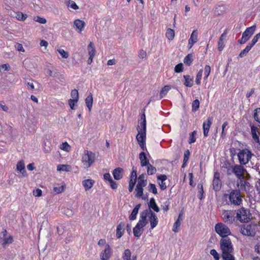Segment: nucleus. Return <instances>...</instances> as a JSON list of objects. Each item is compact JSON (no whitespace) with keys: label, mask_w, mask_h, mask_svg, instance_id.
I'll return each mask as SVG.
<instances>
[{"label":"nucleus","mask_w":260,"mask_h":260,"mask_svg":"<svg viewBox=\"0 0 260 260\" xmlns=\"http://www.w3.org/2000/svg\"><path fill=\"white\" fill-rule=\"evenodd\" d=\"M135 184V181L129 180L128 186V190L129 192H132L133 190Z\"/></svg>","instance_id":"obj_57"},{"label":"nucleus","mask_w":260,"mask_h":260,"mask_svg":"<svg viewBox=\"0 0 260 260\" xmlns=\"http://www.w3.org/2000/svg\"><path fill=\"white\" fill-rule=\"evenodd\" d=\"M166 36V37L169 40H173V39L174 38V36H175V32H174V30L171 28H168L167 30Z\"/></svg>","instance_id":"obj_39"},{"label":"nucleus","mask_w":260,"mask_h":260,"mask_svg":"<svg viewBox=\"0 0 260 260\" xmlns=\"http://www.w3.org/2000/svg\"><path fill=\"white\" fill-rule=\"evenodd\" d=\"M64 187L63 185H61L58 187H54L53 188V190L54 192L57 193H60L62 192L64 190Z\"/></svg>","instance_id":"obj_53"},{"label":"nucleus","mask_w":260,"mask_h":260,"mask_svg":"<svg viewBox=\"0 0 260 260\" xmlns=\"http://www.w3.org/2000/svg\"><path fill=\"white\" fill-rule=\"evenodd\" d=\"M200 106V102L198 100L196 99L194 100L192 104V111L193 112H196L197 111Z\"/></svg>","instance_id":"obj_44"},{"label":"nucleus","mask_w":260,"mask_h":260,"mask_svg":"<svg viewBox=\"0 0 260 260\" xmlns=\"http://www.w3.org/2000/svg\"><path fill=\"white\" fill-rule=\"evenodd\" d=\"M212 121L210 117H208L207 122H204L203 123V134L204 137H207L208 135L209 128L212 124Z\"/></svg>","instance_id":"obj_17"},{"label":"nucleus","mask_w":260,"mask_h":260,"mask_svg":"<svg viewBox=\"0 0 260 260\" xmlns=\"http://www.w3.org/2000/svg\"><path fill=\"white\" fill-rule=\"evenodd\" d=\"M149 209H153L154 211L158 212L159 211V208L155 203V201L153 198L150 199L149 202L148 204Z\"/></svg>","instance_id":"obj_23"},{"label":"nucleus","mask_w":260,"mask_h":260,"mask_svg":"<svg viewBox=\"0 0 260 260\" xmlns=\"http://www.w3.org/2000/svg\"><path fill=\"white\" fill-rule=\"evenodd\" d=\"M95 160V154L91 151L85 150L82 156V161L84 168H89Z\"/></svg>","instance_id":"obj_2"},{"label":"nucleus","mask_w":260,"mask_h":260,"mask_svg":"<svg viewBox=\"0 0 260 260\" xmlns=\"http://www.w3.org/2000/svg\"><path fill=\"white\" fill-rule=\"evenodd\" d=\"M240 232L243 235L253 237L256 234L255 227L251 224H244L241 227Z\"/></svg>","instance_id":"obj_7"},{"label":"nucleus","mask_w":260,"mask_h":260,"mask_svg":"<svg viewBox=\"0 0 260 260\" xmlns=\"http://www.w3.org/2000/svg\"><path fill=\"white\" fill-rule=\"evenodd\" d=\"M196 134V132L194 131L189 134V137L188 139V143L189 144L193 143L196 142V138L195 136Z\"/></svg>","instance_id":"obj_45"},{"label":"nucleus","mask_w":260,"mask_h":260,"mask_svg":"<svg viewBox=\"0 0 260 260\" xmlns=\"http://www.w3.org/2000/svg\"><path fill=\"white\" fill-rule=\"evenodd\" d=\"M112 253V250L109 244H106L104 250L102 251L100 254V257L102 260H109L111 257Z\"/></svg>","instance_id":"obj_12"},{"label":"nucleus","mask_w":260,"mask_h":260,"mask_svg":"<svg viewBox=\"0 0 260 260\" xmlns=\"http://www.w3.org/2000/svg\"><path fill=\"white\" fill-rule=\"evenodd\" d=\"M221 256L223 260H235L234 247L230 238H221L220 241Z\"/></svg>","instance_id":"obj_1"},{"label":"nucleus","mask_w":260,"mask_h":260,"mask_svg":"<svg viewBox=\"0 0 260 260\" xmlns=\"http://www.w3.org/2000/svg\"><path fill=\"white\" fill-rule=\"evenodd\" d=\"M221 217L225 223L229 224H232L235 219V214L231 210H223Z\"/></svg>","instance_id":"obj_8"},{"label":"nucleus","mask_w":260,"mask_h":260,"mask_svg":"<svg viewBox=\"0 0 260 260\" xmlns=\"http://www.w3.org/2000/svg\"><path fill=\"white\" fill-rule=\"evenodd\" d=\"M198 188H199V191H198V197L200 200H202V199H203L205 198V197L204 196V189H203V184H199Z\"/></svg>","instance_id":"obj_34"},{"label":"nucleus","mask_w":260,"mask_h":260,"mask_svg":"<svg viewBox=\"0 0 260 260\" xmlns=\"http://www.w3.org/2000/svg\"><path fill=\"white\" fill-rule=\"evenodd\" d=\"M88 51L89 56H94L95 50L94 48L93 43L92 42H90L88 46Z\"/></svg>","instance_id":"obj_41"},{"label":"nucleus","mask_w":260,"mask_h":260,"mask_svg":"<svg viewBox=\"0 0 260 260\" xmlns=\"http://www.w3.org/2000/svg\"><path fill=\"white\" fill-rule=\"evenodd\" d=\"M228 122L227 121H225L222 125V132L221 134V138L222 139H224L226 136V133L225 132V128L226 126L228 125Z\"/></svg>","instance_id":"obj_50"},{"label":"nucleus","mask_w":260,"mask_h":260,"mask_svg":"<svg viewBox=\"0 0 260 260\" xmlns=\"http://www.w3.org/2000/svg\"><path fill=\"white\" fill-rule=\"evenodd\" d=\"M147 54L145 51L141 50L139 53V57L140 58L144 59L146 57Z\"/></svg>","instance_id":"obj_61"},{"label":"nucleus","mask_w":260,"mask_h":260,"mask_svg":"<svg viewBox=\"0 0 260 260\" xmlns=\"http://www.w3.org/2000/svg\"><path fill=\"white\" fill-rule=\"evenodd\" d=\"M240 186V189L245 191L246 192H249L252 189V186L247 181L244 180L243 178L240 179L239 182L238 183V186Z\"/></svg>","instance_id":"obj_14"},{"label":"nucleus","mask_w":260,"mask_h":260,"mask_svg":"<svg viewBox=\"0 0 260 260\" xmlns=\"http://www.w3.org/2000/svg\"><path fill=\"white\" fill-rule=\"evenodd\" d=\"M15 17L19 21H24L26 19L27 15L23 14L22 12H16Z\"/></svg>","instance_id":"obj_37"},{"label":"nucleus","mask_w":260,"mask_h":260,"mask_svg":"<svg viewBox=\"0 0 260 260\" xmlns=\"http://www.w3.org/2000/svg\"><path fill=\"white\" fill-rule=\"evenodd\" d=\"M141 204H137L133 209L129 218L131 220H134L136 219L137 215L138 213L139 210L141 207Z\"/></svg>","instance_id":"obj_26"},{"label":"nucleus","mask_w":260,"mask_h":260,"mask_svg":"<svg viewBox=\"0 0 260 260\" xmlns=\"http://www.w3.org/2000/svg\"><path fill=\"white\" fill-rule=\"evenodd\" d=\"M94 183V181L92 179H86L82 181V185L84 187L86 191L90 189Z\"/></svg>","instance_id":"obj_25"},{"label":"nucleus","mask_w":260,"mask_h":260,"mask_svg":"<svg viewBox=\"0 0 260 260\" xmlns=\"http://www.w3.org/2000/svg\"><path fill=\"white\" fill-rule=\"evenodd\" d=\"M212 185L213 188L216 192L220 190L222 183L220 179V173L218 172H215L214 174Z\"/></svg>","instance_id":"obj_11"},{"label":"nucleus","mask_w":260,"mask_h":260,"mask_svg":"<svg viewBox=\"0 0 260 260\" xmlns=\"http://www.w3.org/2000/svg\"><path fill=\"white\" fill-rule=\"evenodd\" d=\"M70 146L68 144V143L67 142H63L62 143L60 146V149L65 150V151H68V149L70 148Z\"/></svg>","instance_id":"obj_56"},{"label":"nucleus","mask_w":260,"mask_h":260,"mask_svg":"<svg viewBox=\"0 0 260 260\" xmlns=\"http://www.w3.org/2000/svg\"><path fill=\"white\" fill-rule=\"evenodd\" d=\"M137 177V171L133 168L131 174L130 180L135 181L136 183Z\"/></svg>","instance_id":"obj_51"},{"label":"nucleus","mask_w":260,"mask_h":260,"mask_svg":"<svg viewBox=\"0 0 260 260\" xmlns=\"http://www.w3.org/2000/svg\"><path fill=\"white\" fill-rule=\"evenodd\" d=\"M144 226L140 225L139 224H137L135 227L133 229L134 235L135 237H139L141 236L143 233V230L142 229Z\"/></svg>","instance_id":"obj_24"},{"label":"nucleus","mask_w":260,"mask_h":260,"mask_svg":"<svg viewBox=\"0 0 260 260\" xmlns=\"http://www.w3.org/2000/svg\"><path fill=\"white\" fill-rule=\"evenodd\" d=\"M253 118L255 121L260 123V108H256L254 110Z\"/></svg>","instance_id":"obj_40"},{"label":"nucleus","mask_w":260,"mask_h":260,"mask_svg":"<svg viewBox=\"0 0 260 260\" xmlns=\"http://www.w3.org/2000/svg\"><path fill=\"white\" fill-rule=\"evenodd\" d=\"M147 174L149 175H152L154 174L156 172V168L151 165L150 163L148 164L147 166Z\"/></svg>","instance_id":"obj_35"},{"label":"nucleus","mask_w":260,"mask_h":260,"mask_svg":"<svg viewBox=\"0 0 260 260\" xmlns=\"http://www.w3.org/2000/svg\"><path fill=\"white\" fill-rule=\"evenodd\" d=\"M229 199L231 204L235 206L240 205L242 200L240 190H233L229 195Z\"/></svg>","instance_id":"obj_5"},{"label":"nucleus","mask_w":260,"mask_h":260,"mask_svg":"<svg viewBox=\"0 0 260 260\" xmlns=\"http://www.w3.org/2000/svg\"><path fill=\"white\" fill-rule=\"evenodd\" d=\"M183 78L184 79V85L187 87H192L193 83V78H191L189 75H184Z\"/></svg>","instance_id":"obj_28"},{"label":"nucleus","mask_w":260,"mask_h":260,"mask_svg":"<svg viewBox=\"0 0 260 260\" xmlns=\"http://www.w3.org/2000/svg\"><path fill=\"white\" fill-rule=\"evenodd\" d=\"M256 26L255 25L247 27L243 32L242 38L239 40L238 42L240 44H245L254 34Z\"/></svg>","instance_id":"obj_6"},{"label":"nucleus","mask_w":260,"mask_h":260,"mask_svg":"<svg viewBox=\"0 0 260 260\" xmlns=\"http://www.w3.org/2000/svg\"><path fill=\"white\" fill-rule=\"evenodd\" d=\"M150 216L149 217V221L150 223V226L151 229H153L157 225L158 220L156 215L152 210L151 212H150Z\"/></svg>","instance_id":"obj_16"},{"label":"nucleus","mask_w":260,"mask_h":260,"mask_svg":"<svg viewBox=\"0 0 260 260\" xmlns=\"http://www.w3.org/2000/svg\"><path fill=\"white\" fill-rule=\"evenodd\" d=\"M211 72V68L209 65H206L204 68V75L208 76L210 75Z\"/></svg>","instance_id":"obj_58"},{"label":"nucleus","mask_w":260,"mask_h":260,"mask_svg":"<svg viewBox=\"0 0 260 260\" xmlns=\"http://www.w3.org/2000/svg\"><path fill=\"white\" fill-rule=\"evenodd\" d=\"M139 159L140 160L141 166L142 167L146 166L150 163L144 152H141L139 154Z\"/></svg>","instance_id":"obj_21"},{"label":"nucleus","mask_w":260,"mask_h":260,"mask_svg":"<svg viewBox=\"0 0 260 260\" xmlns=\"http://www.w3.org/2000/svg\"><path fill=\"white\" fill-rule=\"evenodd\" d=\"M250 49H251L250 48V46H247L244 49L240 52L239 55V57L240 58L243 57L247 54V53L250 50Z\"/></svg>","instance_id":"obj_49"},{"label":"nucleus","mask_w":260,"mask_h":260,"mask_svg":"<svg viewBox=\"0 0 260 260\" xmlns=\"http://www.w3.org/2000/svg\"><path fill=\"white\" fill-rule=\"evenodd\" d=\"M57 51L63 58H67L69 56V53L62 49H58Z\"/></svg>","instance_id":"obj_48"},{"label":"nucleus","mask_w":260,"mask_h":260,"mask_svg":"<svg viewBox=\"0 0 260 260\" xmlns=\"http://www.w3.org/2000/svg\"><path fill=\"white\" fill-rule=\"evenodd\" d=\"M123 169L118 167L115 169L113 171V175L115 180H120L123 177Z\"/></svg>","instance_id":"obj_20"},{"label":"nucleus","mask_w":260,"mask_h":260,"mask_svg":"<svg viewBox=\"0 0 260 260\" xmlns=\"http://www.w3.org/2000/svg\"><path fill=\"white\" fill-rule=\"evenodd\" d=\"M132 252L130 249H126L124 250L122 258L123 260H131Z\"/></svg>","instance_id":"obj_32"},{"label":"nucleus","mask_w":260,"mask_h":260,"mask_svg":"<svg viewBox=\"0 0 260 260\" xmlns=\"http://www.w3.org/2000/svg\"><path fill=\"white\" fill-rule=\"evenodd\" d=\"M237 218L241 222H248L250 219L249 211L242 208L237 213Z\"/></svg>","instance_id":"obj_10"},{"label":"nucleus","mask_w":260,"mask_h":260,"mask_svg":"<svg viewBox=\"0 0 260 260\" xmlns=\"http://www.w3.org/2000/svg\"><path fill=\"white\" fill-rule=\"evenodd\" d=\"M215 231L222 238H229L228 236L231 234V232L229 227L221 222L215 224Z\"/></svg>","instance_id":"obj_3"},{"label":"nucleus","mask_w":260,"mask_h":260,"mask_svg":"<svg viewBox=\"0 0 260 260\" xmlns=\"http://www.w3.org/2000/svg\"><path fill=\"white\" fill-rule=\"evenodd\" d=\"M139 186L145 187L147 185V180L145 179V174H142L138 177V182L137 184Z\"/></svg>","instance_id":"obj_30"},{"label":"nucleus","mask_w":260,"mask_h":260,"mask_svg":"<svg viewBox=\"0 0 260 260\" xmlns=\"http://www.w3.org/2000/svg\"><path fill=\"white\" fill-rule=\"evenodd\" d=\"M151 212V209H146L141 212L140 219L137 223L144 227L147 223V217Z\"/></svg>","instance_id":"obj_13"},{"label":"nucleus","mask_w":260,"mask_h":260,"mask_svg":"<svg viewBox=\"0 0 260 260\" xmlns=\"http://www.w3.org/2000/svg\"><path fill=\"white\" fill-rule=\"evenodd\" d=\"M183 71V65L182 63H179L177 64L174 68V71L175 73H181Z\"/></svg>","instance_id":"obj_47"},{"label":"nucleus","mask_w":260,"mask_h":260,"mask_svg":"<svg viewBox=\"0 0 260 260\" xmlns=\"http://www.w3.org/2000/svg\"><path fill=\"white\" fill-rule=\"evenodd\" d=\"M190 154V153L189 150L187 149L184 151L183 161H185V162H187L188 161L189 158Z\"/></svg>","instance_id":"obj_54"},{"label":"nucleus","mask_w":260,"mask_h":260,"mask_svg":"<svg viewBox=\"0 0 260 260\" xmlns=\"http://www.w3.org/2000/svg\"><path fill=\"white\" fill-rule=\"evenodd\" d=\"M171 89V87L169 85L165 86L160 91V99H162L169 91V90Z\"/></svg>","instance_id":"obj_38"},{"label":"nucleus","mask_w":260,"mask_h":260,"mask_svg":"<svg viewBox=\"0 0 260 260\" xmlns=\"http://www.w3.org/2000/svg\"><path fill=\"white\" fill-rule=\"evenodd\" d=\"M74 25L76 27L77 31L81 33L85 26V23L83 20L76 19L74 22Z\"/></svg>","instance_id":"obj_19"},{"label":"nucleus","mask_w":260,"mask_h":260,"mask_svg":"<svg viewBox=\"0 0 260 260\" xmlns=\"http://www.w3.org/2000/svg\"><path fill=\"white\" fill-rule=\"evenodd\" d=\"M141 128H140L139 129L137 128L138 131L146 133V121H142L141 122Z\"/></svg>","instance_id":"obj_55"},{"label":"nucleus","mask_w":260,"mask_h":260,"mask_svg":"<svg viewBox=\"0 0 260 260\" xmlns=\"http://www.w3.org/2000/svg\"><path fill=\"white\" fill-rule=\"evenodd\" d=\"M181 225V222L179 221H176L174 223L173 228V231L176 233L179 231V227Z\"/></svg>","instance_id":"obj_52"},{"label":"nucleus","mask_w":260,"mask_h":260,"mask_svg":"<svg viewBox=\"0 0 260 260\" xmlns=\"http://www.w3.org/2000/svg\"><path fill=\"white\" fill-rule=\"evenodd\" d=\"M192 60L193 59L192 55L191 54H188L185 57L183 62L186 65L189 66L192 63Z\"/></svg>","instance_id":"obj_36"},{"label":"nucleus","mask_w":260,"mask_h":260,"mask_svg":"<svg viewBox=\"0 0 260 260\" xmlns=\"http://www.w3.org/2000/svg\"><path fill=\"white\" fill-rule=\"evenodd\" d=\"M224 41L218 40V49L219 51H221L224 48Z\"/></svg>","instance_id":"obj_63"},{"label":"nucleus","mask_w":260,"mask_h":260,"mask_svg":"<svg viewBox=\"0 0 260 260\" xmlns=\"http://www.w3.org/2000/svg\"><path fill=\"white\" fill-rule=\"evenodd\" d=\"M71 96L72 98V99L77 102L79 100V93L77 89H74L72 90L71 93Z\"/></svg>","instance_id":"obj_42"},{"label":"nucleus","mask_w":260,"mask_h":260,"mask_svg":"<svg viewBox=\"0 0 260 260\" xmlns=\"http://www.w3.org/2000/svg\"><path fill=\"white\" fill-rule=\"evenodd\" d=\"M110 186L113 189H116L117 188L118 184L117 183L113 181V179H112L111 181H109Z\"/></svg>","instance_id":"obj_64"},{"label":"nucleus","mask_w":260,"mask_h":260,"mask_svg":"<svg viewBox=\"0 0 260 260\" xmlns=\"http://www.w3.org/2000/svg\"><path fill=\"white\" fill-rule=\"evenodd\" d=\"M124 223L122 222H120L116 228V237L118 239L120 238L123 235Z\"/></svg>","instance_id":"obj_22"},{"label":"nucleus","mask_w":260,"mask_h":260,"mask_svg":"<svg viewBox=\"0 0 260 260\" xmlns=\"http://www.w3.org/2000/svg\"><path fill=\"white\" fill-rule=\"evenodd\" d=\"M143 186H139V185H136V188L135 189V191L136 192L135 197L137 198H141L142 197L143 194Z\"/></svg>","instance_id":"obj_33"},{"label":"nucleus","mask_w":260,"mask_h":260,"mask_svg":"<svg viewBox=\"0 0 260 260\" xmlns=\"http://www.w3.org/2000/svg\"><path fill=\"white\" fill-rule=\"evenodd\" d=\"M203 72V70L201 69L199 71V72L197 73L196 79V83L197 85H200L201 84V80L202 77Z\"/></svg>","instance_id":"obj_43"},{"label":"nucleus","mask_w":260,"mask_h":260,"mask_svg":"<svg viewBox=\"0 0 260 260\" xmlns=\"http://www.w3.org/2000/svg\"><path fill=\"white\" fill-rule=\"evenodd\" d=\"M253 154L251 152L247 149L240 150L238 153V157L241 165H245L250 160Z\"/></svg>","instance_id":"obj_4"},{"label":"nucleus","mask_w":260,"mask_h":260,"mask_svg":"<svg viewBox=\"0 0 260 260\" xmlns=\"http://www.w3.org/2000/svg\"><path fill=\"white\" fill-rule=\"evenodd\" d=\"M226 11L225 6L221 5H219L215 8L214 13L216 15H220L223 14Z\"/></svg>","instance_id":"obj_27"},{"label":"nucleus","mask_w":260,"mask_h":260,"mask_svg":"<svg viewBox=\"0 0 260 260\" xmlns=\"http://www.w3.org/2000/svg\"><path fill=\"white\" fill-rule=\"evenodd\" d=\"M85 101L86 106L88 108L89 111H90L93 104V98L92 95L91 93H90V94L87 96V98L85 99Z\"/></svg>","instance_id":"obj_29"},{"label":"nucleus","mask_w":260,"mask_h":260,"mask_svg":"<svg viewBox=\"0 0 260 260\" xmlns=\"http://www.w3.org/2000/svg\"><path fill=\"white\" fill-rule=\"evenodd\" d=\"M198 31L196 29L193 30L188 40V47L190 49L192 46L198 42Z\"/></svg>","instance_id":"obj_15"},{"label":"nucleus","mask_w":260,"mask_h":260,"mask_svg":"<svg viewBox=\"0 0 260 260\" xmlns=\"http://www.w3.org/2000/svg\"><path fill=\"white\" fill-rule=\"evenodd\" d=\"M13 242V238L11 236H10L8 238H5L4 239V242L3 243V245H5L7 244H10Z\"/></svg>","instance_id":"obj_62"},{"label":"nucleus","mask_w":260,"mask_h":260,"mask_svg":"<svg viewBox=\"0 0 260 260\" xmlns=\"http://www.w3.org/2000/svg\"><path fill=\"white\" fill-rule=\"evenodd\" d=\"M148 190L149 192H152L153 194H156L157 193V190L155 184L150 183L149 184V189Z\"/></svg>","instance_id":"obj_46"},{"label":"nucleus","mask_w":260,"mask_h":260,"mask_svg":"<svg viewBox=\"0 0 260 260\" xmlns=\"http://www.w3.org/2000/svg\"><path fill=\"white\" fill-rule=\"evenodd\" d=\"M68 165H60L57 166V170L58 171H68L67 167Z\"/></svg>","instance_id":"obj_59"},{"label":"nucleus","mask_w":260,"mask_h":260,"mask_svg":"<svg viewBox=\"0 0 260 260\" xmlns=\"http://www.w3.org/2000/svg\"><path fill=\"white\" fill-rule=\"evenodd\" d=\"M15 47L18 51L24 52V49L23 47V46L21 44L18 43H16Z\"/></svg>","instance_id":"obj_60"},{"label":"nucleus","mask_w":260,"mask_h":260,"mask_svg":"<svg viewBox=\"0 0 260 260\" xmlns=\"http://www.w3.org/2000/svg\"><path fill=\"white\" fill-rule=\"evenodd\" d=\"M16 170L22 174L23 177H26L27 176L24 162L23 160H21L17 162Z\"/></svg>","instance_id":"obj_18"},{"label":"nucleus","mask_w":260,"mask_h":260,"mask_svg":"<svg viewBox=\"0 0 260 260\" xmlns=\"http://www.w3.org/2000/svg\"><path fill=\"white\" fill-rule=\"evenodd\" d=\"M242 165H235L231 167L232 172L240 180L244 178V173L246 170L242 166Z\"/></svg>","instance_id":"obj_9"},{"label":"nucleus","mask_w":260,"mask_h":260,"mask_svg":"<svg viewBox=\"0 0 260 260\" xmlns=\"http://www.w3.org/2000/svg\"><path fill=\"white\" fill-rule=\"evenodd\" d=\"M146 134V133H145V132L138 131V134L136 136V139H137L138 143L145 142Z\"/></svg>","instance_id":"obj_31"}]
</instances>
